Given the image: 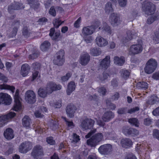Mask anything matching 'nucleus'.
<instances>
[{
    "instance_id": "nucleus-37",
    "label": "nucleus",
    "mask_w": 159,
    "mask_h": 159,
    "mask_svg": "<svg viewBox=\"0 0 159 159\" xmlns=\"http://www.w3.org/2000/svg\"><path fill=\"white\" fill-rule=\"evenodd\" d=\"M129 72L127 70L123 69L121 71V75L122 78L125 80L127 79L129 76Z\"/></svg>"
},
{
    "instance_id": "nucleus-36",
    "label": "nucleus",
    "mask_w": 159,
    "mask_h": 159,
    "mask_svg": "<svg viewBox=\"0 0 159 159\" xmlns=\"http://www.w3.org/2000/svg\"><path fill=\"white\" fill-rule=\"evenodd\" d=\"M159 19V14L158 15H156L152 17H149L147 21V23L148 24H152L154 20H158Z\"/></svg>"
},
{
    "instance_id": "nucleus-15",
    "label": "nucleus",
    "mask_w": 159,
    "mask_h": 159,
    "mask_svg": "<svg viewBox=\"0 0 159 159\" xmlns=\"http://www.w3.org/2000/svg\"><path fill=\"white\" fill-rule=\"evenodd\" d=\"M122 132L126 136L131 135L134 136L137 135L139 131L135 129L129 128L128 127H124L123 129Z\"/></svg>"
},
{
    "instance_id": "nucleus-52",
    "label": "nucleus",
    "mask_w": 159,
    "mask_h": 159,
    "mask_svg": "<svg viewBox=\"0 0 159 159\" xmlns=\"http://www.w3.org/2000/svg\"><path fill=\"white\" fill-rule=\"evenodd\" d=\"M95 119L97 121V123L98 125L101 126H104V122L100 120V118L99 116Z\"/></svg>"
},
{
    "instance_id": "nucleus-64",
    "label": "nucleus",
    "mask_w": 159,
    "mask_h": 159,
    "mask_svg": "<svg viewBox=\"0 0 159 159\" xmlns=\"http://www.w3.org/2000/svg\"><path fill=\"white\" fill-rule=\"evenodd\" d=\"M125 159H137L136 157L132 154L128 155L125 157Z\"/></svg>"
},
{
    "instance_id": "nucleus-4",
    "label": "nucleus",
    "mask_w": 159,
    "mask_h": 159,
    "mask_svg": "<svg viewBox=\"0 0 159 159\" xmlns=\"http://www.w3.org/2000/svg\"><path fill=\"white\" fill-rule=\"evenodd\" d=\"M142 9L146 15H149L154 13L155 7L154 4L146 1H145L142 4Z\"/></svg>"
},
{
    "instance_id": "nucleus-45",
    "label": "nucleus",
    "mask_w": 159,
    "mask_h": 159,
    "mask_svg": "<svg viewBox=\"0 0 159 159\" xmlns=\"http://www.w3.org/2000/svg\"><path fill=\"white\" fill-rule=\"evenodd\" d=\"M88 154V151L86 149L81 154V156L78 157H75L74 159H84V157H86Z\"/></svg>"
},
{
    "instance_id": "nucleus-20",
    "label": "nucleus",
    "mask_w": 159,
    "mask_h": 159,
    "mask_svg": "<svg viewBox=\"0 0 159 159\" xmlns=\"http://www.w3.org/2000/svg\"><path fill=\"white\" fill-rule=\"evenodd\" d=\"M95 42L98 46L100 47H105L108 44L107 40L100 36L96 38Z\"/></svg>"
},
{
    "instance_id": "nucleus-26",
    "label": "nucleus",
    "mask_w": 159,
    "mask_h": 159,
    "mask_svg": "<svg viewBox=\"0 0 159 159\" xmlns=\"http://www.w3.org/2000/svg\"><path fill=\"white\" fill-rule=\"evenodd\" d=\"M31 120L27 116H25L22 119L23 126L26 129H29L30 126Z\"/></svg>"
},
{
    "instance_id": "nucleus-31",
    "label": "nucleus",
    "mask_w": 159,
    "mask_h": 159,
    "mask_svg": "<svg viewBox=\"0 0 159 159\" xmlns=\"http://www.w3.org/2000/svg\"><path fill=\"white\" fill-rule=\"evenodd\" d=\"M28 4L31 7L36 10L39 7V4L37 2V0H27Z\"/></svg>"
},
{
    "instance_id": "nucleus-10",
    "label": "nucleus",
    "mask_w": 159,
    "mask_h": 159,
    "mask_svg": "<svg viewBox=\"0 0 159 159\" xmlns=\"http://www.w3.org/2000/svg\"><path fill=\"white\" fill-rule=\"evenodd\" d=\"M142 50L143 47L142 44L133 45L130 48L129 53L131 55H134L141 52Z\"/></svg>"
},
{
    "instance_id": "nucleus-63",
    "label": "nucleus",
    "mask_w": 159,
    "mask_h": 159,
    "mask_svg": "<svg viewBox=\"0 0 159 159\" xmlns=\"http://www.w3.org/2000/svg\"><path fill=\"white\" fill-rule=\"evenodd\" d=\"M49 13L50 15L53 16H56V11L54 7H51L49 11Z\"/></svg>"
},
{
    "instance_id": "nucleus-46",
    "label": "nucleus",
    "mask_w": 159,
    "mask_h": 159,
    "mask_svg": "<svg viewBox=\"0 0 159 159\" xmlns=\"http://www.w3.org/2000/svg\"><path fill=\"white\" fill-rule=\"evenodd\" d=\"M62 23L59 19H56L53 22L54 26L57 28H58Z\"/></svg>"
},
{
    "instance_id": "nucleus-43",
    "label": "nucleus",
    "mask_w": 159,
    "mask_h": 159,
    "mask_svg": "<svg viewBox=\"0 0 159 159\" xmlns=\"http://www.w3.org/2000/svg\"><path fill=\"white\" fill-rule=\"evenodd\" d=\"M105 10L106 12L107 13H110L112 12L113 9L111 3L108 2L106 4Z\"/></svg>"
},
{
    "instance_id": "nucleus-56",
    "label": "nucleus",
    "mask_w": 159,
    "mask_h": 159,
    "mask_svg": "<svg viewBox=\"0 0 159 159\" xmlns=\"http://www.w3.org/2000/svg\"><path fill=\"white\" fill-rule=\"evenodd\" d=\"M98 90L100 95H104L105 94L106 92V89L104 87L99 88L98 89Z\"/></svg>"
},
{
    "instance_id": "nucleus-5",
    "label": "nucleus",
    "mask_w": 159,
    "mask_h": 159,
    "mask_svg": "<svg viewBox=\"0 0 159 159\" xmlns=\"http://www.w3.org/2000/svg\"><path fill=\"white\" fill-rule=\"evenodd\" d=\"M157 66V61L154 59L151 58L147 62L144 71L146 73L150 74L152 73L156 69Z\"/></svg>"
},
{
    "instance_id": "nucleus-49",
    "label": "nucleus",
    "mask_w": 159,
    "mask_h": 159,
    "mask_svg": "<svg viewBox=\"0 0 159 159\" xmlns=\"http://www.w3.org/2000/svg\"><path fill=\"white\" fill-rule=\"evenodd\" d=\"M103 27L102 28V29L103 31H105L109 34H111V30L110 27L108 26L106 23H103Z\"/></svg>"
},
{
    "instance_id": "nucleus-41",
    "label": "nucleus",
    "mask_w": 159,
    "mask_h": 159,
    "mask_svg": "<svg viewBox=\"0 0 159 159\" xmlns=\"http://www.w3.org/2000/svg\"><path fill=\"white\" fill-rule=\"evenodd\" d=\"M128 121L131 125H134L136 127H138L139 123L138 120L136 118H131L129 119Z\"/></svg>"
},
{
    "instance_id": "nucleus-6",
    "label": "nucleus",
    "mask_w": 159,
    "mask_h": 159,
    "mask_svg": "<svg viewBox=\"0 0 159 159\" xmlns=\"http://www.w3.org/2000/svg\"><path fill=\"white\" fill-rule=\"evenodd\" d=\"M64 54L65 52L63 50H61L58 52L53 61L54 63L59 66L63 65L65 61Z\"/></svg>"
},
{
    "instance_id": "nucleus-44",
    "label": "nucleus",
    "mask_w": 159,
    "mask_h": 159,
    "mask_svg": "<svg viewBox=\"0 0 159 159\" xmlns=\"http://www.w3.org/2000/svg\"><path fill=\"white\" fill-rule=\"evenodd\" d=\"M51 124L49 125L50 128L52 130H55L58 127V123L57 121L52 120L51 122Z\"/></svg>"
},
{
    "instance_id": "nucleus-58",
    "label": "nucleus",
    "mask_w": 159,
    "mask_h": 159,
    "mask_svg": "<svg viewBox=\"0 0 159 159\" xmlns=\"http://www.w3.org/2000/svg\"><path fill=\"white\" fill-rule=\"evenodd\" d=\"M81 17H79L75 22L74 24V27L76 28H78L79 27L80 24L81 22Z\"/></svg>"
},
{
    "instance_id": "nucleus-50",
    "label": "nucleus",
    "mask_w": 159,
    "mask_h": 159,
    "mask_svg": "<svg viewBox=\"0 0 159 159\" xmlns=\"http://www.w3.org/2000/svg\"><path fill=\"white\" fill-rule=\"evenodd\" d=\"M71 75L70 73H67L66 75L63 76L61 77V80L62 82L67 81L70 77Z\"/></svg>"
},
{
    "instance_id": "nucleus-7",
    "label": "nucleus",
    "mask_w": 159,
    "mask_h": 159,
    "mask_svg": "<svg viewBox=\"0 0 159 159\" xmlns=\"http://www.w3.org/2000/svg\"><path fill=\"white\" fill-rule=\"evenodd\" d=\"M16 116L15 112H10L7 115H2L0 116V127L3 126L5 123Z\"/></svg>"
},
{
    "instance_id": "nucleus-53",
    "label": "nucleus",
    "mask_w": 159,
    "mask_h": 159,
    "mask_svg": "<svg viewBox=\"0 0 159 159\" xmlns=\"http://www.w3.org/2000/svg\"><path fill=\"white\" fill-rule=\"evenodd\" d=\"M153 135L154 137L159 140V130L157 129H154L153 130Z\"/></svg>"
},
{
    "instance_id": "nucleus-47",
    "label": "nucleus",
    "mask_w": 159,
    "mask_h": 159,
    "mask_svg": "<svg viewBox=\"0 0 159 159\" xmlns=\"http://www.w3.org/2000/svg\"><path fill=\"white\" fill-rule=\"evenodd\" d=\"M153 41L154 43L156 44L159 43V32H156L154 34L153 37Z\"/></svg>"
},
{
    "instance_id": "nucleus-32",
    "label": "nucleus",
    "mask_w": 159,
    "mask_h": 159,
    "mask_svg": "<svg viewBox=\"0 0 159 159\" xmlns=\"http://www.w3.org/2000/svg\"><path fill=\"white\" fill-rule=\"evenodd\" d=\"M0 89H7L11 91L13 93L14 92L15 88L13 86H11L6 84L0 85Z\"/></svg>"
},
{
    "instance_id": "nucleus-3",
    "label": "nucleus",
    "mask_w": 159,
    "mask_h": 159,
    "mask_svg": "<svg viewBox=\"0 0 159 159\" xmlns=\"http://www.w3.org/2000/svg\"><path fill=\"white\" fill-rule=\"evenodd\" d=\"M103 139L102 133H99L92 136V137L87 141V144L91 147H95L99 142Z\"/></svg>"
},
{
    "instance_id": "nucleus-27",
    "label": "nucleus",
    "mask_w": 159,
    "mask_h": 159,
    "mask_svg": "<svg viewBox=\"0 0 159 159\" xmlns=\"http://www.w3.org/2000/svg\"><path fill=\"white\" fill-rule=\"evenodd\" d=\"M114 61L115 64L119 66H121L124 63L125 60L123 57H114Z\"/></svg>"
},
{
    "instance_id": "nucleus-60",
    "label": "nucleus",
    "mask_w": 159,
    "mask_h": 159,
    "mask_svg": "<svg viewBox=\"0 0 159 159\" xmlns=\"http://www.w3.org/2000/svg\"><path fill=\"white\" fill-rule=\"evenodd\" d=\"M151 122L152 121L150 118H148L144 120V124L146 125H148L151 124Z\"/></svg>"
},
{
    "instance_id": "nucleus-12",
    "label": "nucleus",
    "mask_w": 159,
    "mask_h": 159,
    "mask_svg": "<svg viewBox=\"0 0 159 159\" xmlns=\"http://www.w3.org/2000/svg\"><path fill=\"white\" fill-rule=\"evenodd\" d=\"M32 146V143L30 142H24L20 145L19 151L20 152L25 153L31 149Z\"/></svg>"
},
{
    "instance_id": "nucleus-19",
    "label": "nucleus",
    "mask_w": 159,
    "mask_h": 159,
    "mask_svg": "<svg viewBox=\"0 0 159 159\" xmlns=\"http://www.w3.org/2000/svg\"><path fill=\"white\" fill-rule=\"evenodd\" d=\"M76 110V108L73 104L68 105L66 109V112L68 116L70 118L74 116V113Z\"/></svg>"
},
{
    "instance_id": "nucleus-38",
    "label": "nucleus",
    "mask_w": 159,
    "mask_h": 159,
    "mask_svg": "<svg viewBox=\"0 0 159 159\" xmlns=\"http://www.w3.org/2000/svg\"><path fill=\"white\" fill-rule=\"evenodd\" d=\"M137 87L138 88L146 89L148 87L147 83L144 82H139L137 84Z\"/></svg>"
},
{
    "instance_id": "nucleus-24",
    "label": "nucleus",
    "mask_w": 159,
    "mask_h": 159,
    "mask_svg": "<svg viewBox=\"0 0 159 159\" xmlns=\"http://www.w3.org/2000/svg\"><path fill=\"white\" fill-rule=\"evenodd\" d=\"M120 144L123 147L127 148L131 147L132 145V143L129 139L125 138L121 139Z\"/></svg>"
},
{
    "instance_id": "nucleus-16",
    "label": "nucleus",
    "mask_w": 159,
    "mask_h": 159,
    "mask_svg": "<svg viewBox=\"0 0 159 159\" xmlns=\"http://www.w3.org/2000/svg\"><path fill=\"white\" fill-rule=\"evenodd\" d=\"M94 122V121L91 119H86L82 122L80 126L84 129H87L92 128Z\"/></svg>"
},
{
    "instance_id": "nucleus-34",
    "label": "nucleus",
    "mask_w": 159,
    "mask_h": 159,
    "mask_svg": "<svg viewBox=\"0 0 159 159\" xmlns=\"http://www.w3.org/2000/svg\"><path fill=\"white\" fill-rule=\"evenodd\" d=\"M127 36L128 38H123L121 42L122 43H124L127 42L129 40H131L132 38H134L135 36H136L135 34H134L131 33L130 31H128L127 33Z\"/></svg>"
},
{
    "instance_id": "nucleus-42",
    "label": "nucleus",
    "mask_w": 159,
    "mask_h": 159,
    "mask_svg": "<svg viewBox=\"0 0 159 159\" xmlns=\"http://www.w3.org/2000/svg\"><path fill=\"white\" fill-rule=\"evenodd\" d=\"M73 139L71 141V144L72 146H74V144L80 141V139L79 136L77 135L75 133H73Z\"/></svg>"
},
{
    "instance_id": "nucleus-40",
    "label": "nucleus",
    "mask_w": 159,
    "mask_h": 159,
    "mask_svg": "<svg viewBox=\"0 0 159 159\" xmlns=\"http://www.w3.org/2000/svg\"><path fill=\"white\" fill-rule=\"evenodd\" d=\"M101 53V51L99 48H97L92 49L90 51V54L94 56H98Z\"/></svg>"
},
{
    "instance_id": "nucleus-62",
    "label": "nucleus",
    "mask_w": 159,
    "mask_h": 159,
    "mask_svg": "<svg viewBox=\"0 0 159 159\" xmlns=\"http://www.w3.org/2000/svg\"><path fill=\"white\" fill-rule=\"evenodd\" d=\"M45 131V129H42L39 126L36 129L35 131L36 132L38 133L41 134L43 133V132Z\"/></svg>"
},
{
    "instance_id": "nucleus-17",
    "label": "nucleus",
    "mask_w": 159,
    "mask_h": 159,
    "mask_svg": "<svg viewBox=\"0 0 159 159\" xmlns=\"http://www.w3.org/2000/svg\"><path fill=\"white\" fill-rule=\"evenodd\" d=\"M119 19V15L113 13L111 14L110 17L109 21L111 25L115 26L120 23V21Z\"/></svg>"
},
{
    "instance_id": "nucleus-61",
    "label": "nucleus",
    "mask_w": 159,
    "mask_h": 159,
    "mask_svg": "<svg viewBox=\"0 0 159 159\" xmlns=\"http://www.w3.org/2000/svg\"><path fill=\"white\" fill-rule=\"evenodd\" d=\"M34 115L37 118H42L43 115L39 111H36L34 112Z\"/></svg>"
},
{
    "instance_id": "nucleus-35",
    "label": "nucleus",
    "mask_w": 159,
    "mask_h": 159,
    "mask_svg": "<svg viewBox=\"0 0 159 159\" xmlns=\"http://www.w3.org/2000/svg\"><path fill=\"white\" fill-rule=\"evenodd\" d=\"M50 46V43L48 41L44 42L41 45L40 49L43 51H45L47 50Z\"/></svg>"
},
{
    "instance_id": "nucleus-18",
    "label": "nucleus",
    "mask_w": 159,
    "mask_h": 159,
    "mask_svg": "<svg viewBox=\"0 0 159 159\" xmlns=\"http://www.w3.org/2000/svg\"><path fill=\"white\" fill-rule=\"evenodd\" d=\"M90 56L86 52H84L80 56V62L82 65H85L89 62L90 60Z\"/></svg>"
},
{
    "instance_id": "nucleus-29",
    "label": "nucleus",
    "mask_w": 159,
    "mask_h": 159,
    "mask_svg": "<svg viewBox=\"0 0 159 159\" xmlns=\"http://www.w3.org/2000/svg\"><path fill=\"white\" fill-rule=\"evenodd\" d=\"M159 101L158 98L155 95L150 97L147 101L148 104L152 105L156 103Z\"/></svg>"
},
{
    "instance_id": "nucleus-55",
    "label": "nucleus",
    "mask_w": 159,
    "mask_h": 159,
    "mask_svg": "<svg viewBox=\"0 0 159 159\" xmlns=\"http://www.w3.org/2000/svg\"><path fill=\"white\" fill-rule=\"evenodd\" d=\"M107 104L108 108L111 109H114L116 108L115 105L110 102L109 101L107 102Z\"/></svg>"
},
{
    "instance_id": "nucleus-14",
    "label": "nucleus",
    "mask_w": 159,
    "mask_h": 159,
    "mask_svg": "<svg viewBox=\"0 0 159 159\" xmlns=\"http://www.w3.org/2000/svg\"><path fill=\"white\" fill-rule=\"evenodd\" d=\"M112 146L109 144L101 145L98 148V151L102 155H105L109 154L111 151Z\"/></svg>"
},
{
    "instance_id": "nucleus-51",
    "label": "nucleus",
    "mask_w": 159,
    "mask_h": 159,
    "mask_svg": "<svg viewBox=\"0 0 159 159\" xmlns=\"http://www.w3.org/2000/svg\"><path fill=\"white\" fill-rule=\"evenodd\" d=\"M47 142L50 145H54L55 144V142L52 137H48L47 139Z\"/></svg>"
},
{
    "instance_id": "nucleus-8",
    "label": "nucleus",
    "mask_w": 159,
    "mask_h": 159,
    "mask_svg": "<svg viewBox=\"0 0 159 159\" xmlns=\"http://www.w3.org/2000/svg\"><path fill=\"white\" fill-rule=\"evenodd\" d=\"M21 98L19 96V90H16L14 95L15 104L13 110L16 111H18L21 110L22 107L21 104Z\"/></svg>"
},
{
    "instance_id": "nucleus-11",
    "label": "nucleus",
    "mask_w": 159,
    "mask_h": 159,
    "mask_svg": "<svg viewBox=\"0 0 159 159\" xmlns=\"http://www.w3.org/2000/svg\"><path fill=\"white\" fill-rule=\"evenodd\" d=\"M25 99L30 103H33L36 101L35 94L33 91L31 90L27 91L25 93Z\"/></svg>"
},
{
    "instance_id": "nucleus-48",
    "label": "nucleus",
    "mask_w": 159,
    "mask_h": 159,
    "mask_svg": "<svg viewBox=\"0 0 159 159\" xmlns=\"http://www.w3.org/2000/svg\"><path fill=\"white\" fill-rule=\"evenodd\" d=\"M61 101L59 100L55 102L54 104H53L52 103H50V105L51 106L54 107L55 108H60L61 106Z\"/></svg>"
},
{
    "instance_id": "nucleus-21",
    "label": "nucleus",
    "mask_w": 159,
    "mask_h": 159,
    "mask_svg": "<svg viewBox=\"0 0 159 159\" xmlns=\"http://www.w3.org/2000/svg\"><path fill=\"white\" fill-rule=\"evenodd\" d=\"M30 67L27 64H23L21 67V75L24 77L26 76L30 71Z\"/></svg>"
},
{
    "instance_id": "nucleus-25",
    "label": "nucleus",
    "mask_w": 159,
    "mask_h": 159,
    "mask_svg": "<svg viewBox=\"0 0 159 159\" xmlns=\"http://www.w3.org/2000/svg\"><path fill=\"white\" fill-rule=\"evenodd\" d=\"M114 117V114L111 111L106 112L103 116L102 120L104 121H108Z\"/></svg>"
},
{
    "instance_id": "nucleus-59",
    "label": "nucleus",
    "mask_w": 159,
    "mask_h": 159,
    "mask_svg": "<svg viewBox=\"0 0 159 159\" xmlns=\"http://www.w3.org/2000/svg\"><path fill=\"white\" fill-rule=\"evenodd\" d=\"M96 129H94L91 130L87 135L85 136V138L87 139L89 138L93 134L95 133L96 131Z\"/></svg>"
},
{
    "instance_id": "nucleus-54",
    "label": "nucleus",
    "mask_w": 159,
    "mask_h": 159,
    "mask_svg": "<svg viewBox=\"0 0 159 159\" xmlns=\"http://www.w3.org/2000/svg\"><path fill=\"white\" fill-rule=\"evenodd\" d=\"M118 1L119 5L122 7H125L127 3V0H118Z\"/></svg>"
},
{
    "instance_id": "nucleus-30",
    "label": "nucleus",
    "mask_w": 159,
    "mask_h": 159,
    "mask_svg": "<svg viewBox=\"0 0 159 159\" xmlns=\"http://www.w3.org/2000/svg\"><path fill=\"white\" fill-rule=\"evenodd\" d=\"M75 85L74 82L72 81L69 83L68 85L67 90V93L68 95H70L75 89Z\"/></svg>"
},
{
    "instance_id": "nucleus-39",
    "label": "nucleus",
    "mask_w": 159,
    "mask_h": 159,
    "mask_svg": "<svg viewBox=\"0 0 159 159\" xmlns=\"http://www.w3.org/2000/svg\"><path fill=\"white\" fill-rule=\"evenodd\" d=\"M62 118L64 119L66 122V124L67 126V128L68 129H72L74 128L75 125L72 121H68L66 118L64 117H62Z\"/></svg>"
},
{
    "instance_id": "nucleus-9",
    "label": "nucleus",
    "mask_w": 159,
    "mask_h": 159,
    "mask_svg": "<svg viewBox=\"0 0 159 159\" xmlns=\"http://www.w3.org/2000/svg\"><path fill=\"white\" fill-rule=\"evenodd\" d=\"M31 156L34 159H38L39 157L43 155L42 148L39 145L35 146L31 154Z\"/></svg>"
},
{
    "instance_id": "nucleus-1",
    "label": "nucleus",
    "mask_w": 159,
    "mask_h": 159,
    "mask_svg": "<svg viewBox=\"0 0 159 159\" xmlns=\"http://www.w3.org/2000/svg\"><path fill=\"white\" fill-rule=\"evenodd\" d=\"M61 88V86L59 84L57 85L52 82H48L47 87L45 89L40 88L38 90V94L41 98L46 97L47 94H50L54 91L59 90Z\"/></svg>"
},
{
    "instance_id": "nucleus-2",
    "label": "nucleus",
    "mask_w": 159,
    "mask_h": 159,
    "mask_svg": "<svg viewBox=\"0 0 159 159\" xmlns=\"http://www.w3.org/2000/svg\"><path fill=\"white\" fill-rule=\"evenodd\" d=\"M100 23L99 21L97 20L91 26L84 27L82 30L81 35L84 37L91 35L95 32L96 28L99 27Z\"/></svg>"
},
{
    "instance_id": "nucleus-13",
    "label": "nucleus",
    "mask_w": 159,
    "mask_h": 159,
    "mask_svg": "<svg viewBox=\"0 0 159 159\" xmlns=\"http://www.w3.org/2000/svg\"><path fill=\"white\" fill-rule=\"evenodd\" d=\"M11 98L10 95L6 93H0V104L2 103L9 105L11 103Z\"/></svg>"
},
{
    "instance_id": "nucleus-28",
    "label": "nucleus",
    "mask_w": 159,
    "mask_h": 159,
    "mask_svg": "<svg viewBox=\"0 0 159 159\" xmlns=\"http://www.w3.org/2000/svg\"><path fill=\"white\" fill-rule=\"evenodd\" d=\"M24 8L22 4L18 2H16L14 5L9 6L8 7V10L9 12L11 10H18Z\"/></svg>"
},
{
    "instance_id": "nucleus-33",
    "label": "nucleus",
    "mask_w": 159,
    "mask_h": 159,
    "mask_svg": "<svg viewBox=\"0 0 159 159\" xmlns=\"http://www.w3.org/2000/svg\"><path fill=\"white\" fill-rule=\"evenodd\" d=\"M55 29L52 28L50 29L49 35L52 37L53 40H57L60 35V32H57L54 34Z\"/></svg>"
},
{
    "instance_id": "nucleus-22",
    "label": "nucleus",
    "mask_w": 159,
    "mask_h": 159,
    "mask_svg": "<svg viewBox=\"0 0 159 159\" xmlns=\"http://www.w3.org/2000/svg\"><path fill=\"white\" fill-rule=\"evenodd\" d=\"M110 57L109 56H107L101 62L100 66L102 68L106 69L108 68L110 65Z\"/></svg>"
},
{
    "instance_id": "nucleus-23",
    "label": "nucleus",
    "mask_w": 159,
    "mask_h": 159,
    "mask_svg": "<svg viewBox=\"0 0 159 159\" xmlns=\"http://www.w3.org/2000/svg\"><path fill=\"white\" fill-rule=\"evenodd\" d=\"M4 135L7 139H12L14 137L13 130L11 128L7 129L4 132Z\"/></svg>"
},
{
    "instance_id": "nucleus-57",
    "label": "nucleus",
    "mask_w": 159,
    "mask_h": 159,
    "mask_svg": "<svg viewBox=\"0 0 159 159\" xmlns=\"http://www.w3.org/2000/svg\"><path fill=\"white\" fill-rule=\"evenodd\" d=\"M47 21V19L45 17H42L39 19L38 21L39 24L42 25Z\"/></svg>"
}]
</instances>
